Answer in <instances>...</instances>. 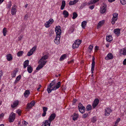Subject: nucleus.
Returning a JSON list of instances; mask_svg holds the SVG:
<instances>
[{
	"label": "nucleus",
	"mask_w": 126,
	"mask_h": 126,
	"mask_svg": "<svg viewBox=\"0 0 126 126\" xmlns=\"http://www.w3.org/2000/svg\"><path fill=\"white\" fill-rule=\"evenodd\" d=\"M61 27L59 26L56 27L55 28V32L56 34V36H61L60 35L61 34Z\"/></svg>",
	"instance_id": "1"
},
{
	"label": "nucleus",
	"mask_w": 126,
	"mask_h": 126,
	"mask_svg": "<svg viewBox=\"0 0 126 126\" xmlns=\"http://www.w3.org/2000/svg\"><path fill=\"white\" fill-rule=\"evenodd\" d=\"M39 62L40 64L36 68V70H39L42 68L46 63V62L45 61H40V60Z\"/></svg>",
	"instance_id": "2"
},
{
	"label": "nucleus",
	"mask_w": 126,
	"mask_h": 126,
	"mask_svg": "<svg viewBox=\"0 0 126 126\" xmlns=\"http://www.w3.org/2000/svg\"><path fill=\"white\" fill-rule=\"evenodd\" d=\"M15 114L12 112L9 115V121L10 122H13L15 119Z\"/></svg>",
	"instance_id": "3"
},
{
	"label": "nucleus",
	"mask_w": 126,
	"mask_h": 126,
	"mask_svg": "<svg viewBox=\"0 0 126 126\" xmlns=\"http://www.w3.org/2000/svg\"><path fill=\"white\" fill-rule=\"evenodd\" d=\"M107 5L106 3H103L102 7L101 8L100 10V12L101 13H104L106 10Z\"/></svg>",
	"instance_id": "4"
},
{
	"label": "nucleus",
	"mask_w": 126,
	"mask_h": 126,
	"mask_svg": "<svg viewBox=\"0 0 126 126\" xmlns=\"http://www.w3.org/2000/svg\"><path fill=\"white\" fill-rule=\"evenodd\" d=\"M52 85H50V84H49V85L48 86L47 90L48 93H50L52 90H56L55 86H54V87L53 88L52 87Z\"/></svg>",
	"instance_id": "5"
},
{
	"label": "nucleus",
	"mask_w": 126,
	"mask_h": 126,
	"mask_svg": "<svg viewBox=\"0 0 126 126\" xmlns=\"http://www.w3.org/2000/svg\"><path fill=\"white\" fill-rule=\"evenodd\" d=\"M36 48V46H34L31 49L30 51H29L27 54V55L29 56L32 55L33 52L34 51Z\"/></svg>",
	"instance_id": "6"
},
{
	"label": "nucleus",
	"mask_w": 126,
	"mask_h": 126,
	"mask_svg": "<svg viewBox=\"0 0 126 126\" xmlns=\"http://www.w3.org/2000/svg\"><path fill=\"white\" fill-rule=\"evenodd\" d=\"M95 58L94 56L93 57L92 59V67L91 68V71L92 73H93V71L94 70V68L95 66V62L94 61Z\"/></svg>",
	"instance_id": "7"
},
{
	"label": "nucleus",
	"mask_w": 126,
	"mask_h": 126,
	"mask_svg": "<svg viewBox=\"0 0 126 126\" xmlns=\"http://www.w3.org/2000/svg\"><path fill=\"white\" fill-rule=\"evenodd\" d=\"M111 109L108 108H106L105 109V116H108L111 112Z\"/></svg>",
	"instance_id": "8"
},
{
	"label": "nucleus",
	"mask_w": 126,
	"mask_h": 126,
	"mask_svg": "<svg viewBox=\"0 0 126 126\" xmlns=\"http://www.w3.org/2000/svg\"><path fill=\"white\" fill-rule=\"evenodd\" d=\"M99 102V100L97 98L95 99L94 100L92 106L94 108L98 104Z\"/></svg>",
	"instance_id": "9"
},
{
	"label": "nucleus",
	"mask_w": 126,
	"mask_h": 126,
	"mask_svg": "<svg viewBox=\"0 0 126 126\" xmlns=\"http://www.w3.org/2000/svg\"><path fill=\"white\" fill-rule=\"evenodd\" d=\"M113 57L112 54L111 53H109L105 58V59L106 60H108L109 59H113Z\"/></svg>",
	"instance_id": "10"
},
{
	"label": "nucleus",
	"mask_w": 126,
	"mask_h": 126,
	"mask_svg": "<svg viewBox=\"0 0 126 126\" xmlns=\"http://www.w3.org/2000/svg\"><path fill=\"white\" fill-rule=\"evenodd\" d=\"M51 122L49 120H47L44 121L42 125H45L46 126H50Z\"/></svg>",
	"instance_id": "11"
},
{
	"label": "nucleus",
	"mask_w": 126,
	"mask_h": 126,
	"mask_svg": "<svg viewBox=\"0 0 126 126\" xmlns=\"http://www.w3.org/2000/svg\"><path fill=\"white\" fill-rule=\"evenodd\" d=\"M56 116V115L54 113L51 114L49 117L48 120L50 121L51 122L54 119Z\"/></svg>",
	"instance_id": "12"
},
{
	"label": "nucleus",
	"mask_w": 126,
	"mask_h": 126,
	"mask_svg": "<svg viewBox=\"0 0 126 126\" xmlns=\"http://www.w3.org/2000/svg\"><path fill=\"white\" fill-rule=\"evenodd\" d=\"M19 103L18 101L16 100L15 101L13 104H11V107L12 108H14L16 107L18 105Z\"/></svg>",
	"instance_id": "13"
},
{
	"label": "nucleus",
	"mask_w": 126,
	"mask_h": 126,
	"mask_svg": "<svg viewBox=\"0 0 126 126\" xmlns=\"http://www.w3.org/2000/svg\"><path fill=\"white\" fill-rule=\"evenodd\" d=\"M120 52L121 54H123L124 55H126V48H124L121 49Z\"/></svg>",
	"instance_id": "14"
},
{
	"label": "nucleus",
	"mask_w": 126,
	"mask_h": 126,
	"mask_svg": "<svg viewBox=\"0 0 126 126\" xmlns=\"http://www.w3.org/2000/svg\"><path fill=\"white\" fill-rule=\"evenodd\" d=\"M61 36H56L54 41L55 43L57 44H58L60 43V40Z\"/></svg>",
	"instance_id": "15"
},
{
	"label": "nucleus",
	"mask_w": 126,
	"mask_h": 126,
	"mask_svg": "<svg viewBox=\"0 0 126 126\" xmlns=\"http://www.w3.org/2000/svg\"><path fill=\"white\" fill-rule=\"evenodd\" d=\"M120 30L119 29H114V32L117 35V36H118L120 34Z\"/></svg>",
	"instance_id": "16"
},
{
	"label": "nucleus",
	"mask_w": 126,
	"mask_h": 126,
	"mask_svg": "<svg viewBox=\"0 0 126 126\" xmlns=\"http://www.w3.org/2000/svg\"><path fill=\"white\" fill-rule=\"evenodd\" d=\"M14 7L12 8L11 9V13L12 15H14L16 14V10L15 7V5H14Z\"/></svg>",
	"instance_id": "17"
},
{
	"label": "nucleus",
	"mask_w": 126,
	"mask_h": 126,
	"mask_svg": "<svg viewBox=\"0 0 126 126\" xmlns=\"http://www.w3.org/2000/svg\"><path fill=\"white\" fill-rule=\"evenodd\" d=\"M13 59L12 55L10 54H8L7 55V59L9 61Z\"/></svg>",
	"instance_id": "18"
},
{
	"label": "nucleus",
	"mask_w": 126,
	"mask_h": 126,
	"mask_svg": "<svg viewBox=\"0 0 126 126\" xmlns=\"http://www.w3.org/2000/svg\"><path fill=\"white\" fill-rule=\"evenodd\" d=\"M30 92L29 90H26L24 93L25 96L27 97L30 94Z\"/></svg>",
	"instance_id": "19"
},
{
	"label": "nucleus",
	"mask_w": 126,
	"mask_h": 126,
	"mask_svg": "<svg viewBox=\"0 0 126 126\" xmlns=\"http://www.w3.org/2000/svg\"><path fill=\"white\" fill-rule=\"evenodd\" d=\"M29 63V61L28 60H26L23 63L24 67V68H25L28 65Z\"/></svg>",
	"instance_id": "20"
},
{
	"label": "nucleus",
	"mask_w": 126,
	"mask_h": 126,
	"mask_svg": "<svg viewBox=\"0 0 126 126\" xmlns=\"http://www.w3.org/2000/svg\"><path fill=\"white\" fill-rule=\"evenodd\" d=\"M112 40L111 35H109L106 36V40L110 42Z\"/></svg>",
	"instance_id": "21"
},
{
	"label": "nucleus",
	"mask_w": 126,
	"mask_h": 126,
	"mask_svg": "<svg viewBox=\"0 0 126 126\" xmlns=\"http://www.w3.org/2000/svg\"><path fill=\"white\" fill-rule=\"evenodd\" d=\"M63 14L64 15V17L65 18L69 16V13L66 10H65L63 11Z\"/></svg>",
	"instance_id": "22"
},
{
	"label": "nucleus",
	"mask_w": 126,
	"mask_h": 126,
	"mask_svg": "<svg viewBox=\"0 0 126 126\" xmlns=\"http://www.w3.org/2000/svg\"><path fill=\"white\" fill-rule=\"evenodd\" d=\"M99 0H91L88 3L89 5L93 4L98 1Z\"/></svg>",
	"instance_id": "23"
},
{
	"label": "nucleus",
	"mask_w": 126,
	"mask_h": 126,
	"mask_svg": "<svg viewBox=\"0 0 126 126\" xmlns=\"http://www.w3.org/2000/svg\"><path fill=\"white\" fill-rule=\"evenodd\" d=\"M79 109L80 112L82 113H83L85 112V109L84 106Z\"/></svg>",
	"instance_id": "24"
},
{
	"label": "nucleus",
	"mask_w": 126,
	"mask_h": 126,
	"mask_svg": "<svg viewBox=\"0 0 126 126\" xmlns=\"http://www.w3.org/2000/svg\"><path fill=\"white\" fill-rule=\"evenodd\" d=\"M104 23V21L103 20L99 22L98 23V25H97L98 28H100L101 26Z\"/></svg>",
	"instance_id": "25"
},
{
	"label": "nucleus",
	"mask_w": 126,
	"mask_h": 126,
	"mask_svg": "<svg viewBox=\"0 0 126 126\" xmlns=\"http://www.w3.org/2000/svg\"><path fill=\"white\" fill-rule=\"evenodd\" d=\"M21 75H19L18 76L16 79V80L15 81L14 83L16 84L20 79H21Z\"/></svg>",
	"instance_id": "26"
},
{
	"label": "nucleus",
	"mask_w": 126,
	"mask_h": 126,
	"mask_svg": "<svg viewBox=\"0 0 126 126\" xmlns=\"http://www.w3.org/2000/svg\"><path fill=\"white\" fill-rule=\"evenodd\" d=\"M32 67L30 66V65L28 66L27 67V70L29 73H31L32 71Z\"/></svg>",
	"instance_id": "27"
},
{
	"label": "nucleus",
	"mask_w": 126,
	"mask_h": 126,
	"mask_svg": "<svg viewBox=\"0 0 126 126\" xmlns=\"http://www.w3.org/2000/svg\"><path fill=\"white\" fill-rule=\"evenodd\" d=\"M86 24L87 22L85 21H84L82 22L81 26L83 28H85V27L86 25Z\"/></svg>",
	"instance_id": "28"
},
{
	"label": "nucleus",
	"mask_w": 126,
	"mask_h": 126,
	"mask_svg": "<svg viewBox=\"0 0 126 126\" xmlns=\"http://www.w3.org/2000/svg\"><path fill=\"white\" fill-rule=\"evenodd\" d=\"M48 56L47 55H45L42 57L41 59H40V61H45L44 60H45L47 59L48 58Z\"/></svg>",
	"instance_id": "29"
},
{
	"label": "nucleus",
	"mask_w": 126,
	"mask_h": 126,
	"mask_svg": "<svg viewBox=\"0 0 126 126\" xmlns=\"http://www.w3.org/2000/svg\"><path fill=\"white\" fill-rule=\"evenodd\" d=\"M18 70H16L14 71L12 74V77L13 78L15 77L16 75V74L18 72Z\"/></svg>",
	"instance_id": "30"
},
{
	"label": "nucleus",
	"mask_w": 126,
	"mask_h": 126,
	"mask_svg": "<svg viewBox=\"0 0 126 126\" xmlns=\"http://www.w3.org/2000/svg\"><path fill=\"white\" fill-rule=\"evenodd\" d=\"M66 54H64L61 57L60 59V61H63L64 59H65L66 57Z\"/></svg>",
	"instance_id": "31"
},
{
	"label": "nucleus",
	"mask_w": 126,
	"mask_h": 126,
	"mask_svg": "<svg viewBox=\"0 0 126 126\" xmlns=\"http://www.w3.org/2000/svg\"><path fill=\"white\" fill-rule=\"evenodd\" d=\"M73 17H72V19H75L78 16V14L76 12H74L73 13Z\"/></svg>",
	"instance_id": "32"
},
{
	"label": "nucleus",
	"mask_w": 126,
	"mask_h": 126,
	"mask_svg": "<svg viewBox=\"0 0 126 126\" xmlns=\"http://www.w3.org/2000/svg\"><path fill=\"white\" fill-rule=\"evenodd\" d=\"M76 44H77L79 46L81 44V40H80L79 39L76 40L74 42Z\"/></svg>",
	"instance_id": "33"
},
{
	"label": "nucleus",
	"mask_w": 126,
	"mask_h": 126,
	"mask_svg": "<svg viewBox=\"0 0 126 126\" xmlns=\"http://www.w3.org/2000/svg\"><path fill=\"white\" fill-rule=\"evenodd\" d=\"M51 24L48 21L45 23V25L46 27L48 28L50 26Z\"/></svg>",
	"instance_id": "34"
},
{
	"label": "nucleus",
	"mask_w": 126,
	"mask_h": 126,
	"mask_svg": "<svg viewBox=\"0 0 126 126\" xmlns=\"http://www.w3.org/2000/svg\"><path fill=\"white\" fill-rule=\"evenodd\" d=\"M61 83L60 82H59L57 83L56 86H55L56 90L59 88L61 85Z\"/></svg>",
	"instance_id": "35"
},
{
	"label": "nucleus",
	"mask_w": 126,
	"mask_h": 126,
	"mask_svg": "<svg viewBox=\"0 0 126 126\" xmlns=\"http://www.w3.org/2000/svg\"><path fill=\"white\" fill-rule=\"evenodd\" d=\"M23 53V52L22 51H20L18 52L17 53V56L18 57H20L22 56Z\"/></svg>",
	"instance_id": "36"
},
{
	"label": "nucleus",
	"mask_w": 126,
	"mask_h": 126,
	"mask_svg": "<svg viewBox=\"0 0 126 126\" xmlns=\"http://www.w3.org/2000/svg\"><path fill=\"white\" fill-rule=\"evenodd\" d=\"M86 110L87 111H89L91 110L92 109L91 106V105H88L86 107Z\"/></svg>",
	"instance_id": "37"
},
{
	"label": "nucleus",
	"mask_w": 126,
	"mask_h": 126,
	"mask_svg": "<svg viewBox=\"0 0 126 126\" xmlns=\"http://www.w3.org/2000/svg\"><path fill=\"white\" fill-rule=\"evenodd\" d=\"M79 46L77 45V44L74 43L72 47L73 49L75 48H78Z\"/></svg>",
	"instance_id": "38"
},
{
	"label": "nucleus",
	"mask_w": 126,
	"mask_h": 126,
	"mask_svg": "<svg viewBox=\"0 0 126 126\" xmlns=\"http://www.w3.org/2000/svg\"><path fill=\"white\" fill-rule=\"evenodd\" d=\"M7 32V31L6 30V28H4L3 29V35L4 36H6Z\"/></svg>",
	"instance_id": "39"
},
{
	"label": "nucleus",
	"mask_w": 126,
	"mask_h": 126,
	"mask_svg": "<svg viewBox=\"0 0 126 126\" xmlns=\"http://www.w3.org/2000/svg\"><path fill=\"white\" fill-rule=\"evenodd\" d=\"M121 3L123 5L126 4V0H120Z\"/></svg>",
	"instance_id": "40"
},
{
	"label": "nucleus",
	"mask_w": 126,
	"mask_h": 126,
	"mask_svg": "<svg viewBox=\"0 0 126 126\" xmlns=\"http://www.w3.org/2000/svg\"><path fill=\"white\" fill-rule=\"evenodd\" d=\"M118 14L116 13H114L113 14V17L115 18H118Z\"/></svg>",
	"instance_id": "41"
},
{
	"label": "nucleus",
	"mask_w": 126,
	"mask_h": 126,
	"mask_svg": "<svg viewBox=\"0 0 126 126\" xmlns=\"http://www.w3.org/2000/svg\"><path fill=\"white\" fill-rule=\"evenodd\" d=\"M93 46L91 45H90L89 47V52H91L92 49L93 48Z\"/></svg>",
	"instance_id": "42"
},
{
	"label": "nucleus",
	"mask_w": 126,
	"mask_h": 126,
	"mask_svg": "<svg viewBox=\"0 0 126 126\" xmlns=\"http://www.w3.org/2000/svg\"><path fill=\"white\" fill-rule=\"evenodd\" d=\"M96 120V117H93L92 118L91 121L93 123H94Z\"/></svg>",
	"instance_id": "43"
},
{
	"label": "nucleus",
	"mask_w": 126,
	"mask_h": 126,
	"mask_svg": "<svg viewBox=\"0 0 126 126\" xmlns=\"http://www.w3.org/2000/svg\"><path fill=\"white\" fill-rule=\"evenodd\" d=\"M83 107L84 106H83V105L81 103H79L78 106L79 109L81 107Z\"/></svg>",
	"instance_id": "44"
},
{
	"label": "nucleus",
	"mask_w": 126,
	"mask_h": 126,
	"mask_svg": "<svg viewBox=\"0 0 126 126\" xmlns=\"http://www.w3.org/2000/svg\"><path fill=\"white\" fill-rule=\"evenodd\" d=\"M27 106L28 108L30 109L33 106L29 103H28Z\"/></svg>",
	"instance_id": "45"
},
{
	"label": "nucleus",
	"mask_w": 126,
	"mask_h": 126,
	"mask_svg": "<svg viewBox=\"0 0 126 126\" xmlns=\"http://www.w3.org/2000/svg\"><path fill=\"white\" fill-rule=\"evenodd\" d=\"M43 112H46L47 110V108L45 107H43Z\"/></svg>",
	"instance_id": "46"
},
{
	"label": "nucleus",
	"mask_w": 126,
	"mask_h": 126,
	"mask_svg": "<svg viewBox=\"0 0 126 126\" xmlns=\"http://www.w3.org/2000/svg\"><path fill=\"white\" fill-rule=\"evenodd\" d=\"M55 79L54 80L52 81V82L50 84V85L53 86V85H54L56 83V82H55Z\"/></svg>",
	"instance_id": "47"
},
{
	"label": "nucleus",
	"mask_w": 126,
	"mask_h": 126,
	"mask_svg": "<svg viewBox=\"0 0 126 126\" xmlns=\"http://www.w3.org/2000/svg\"><path fill=\"white\" fill-rule=\"evenodd\" d=\"M28 123L25 121H23L22 122V125L26 126L27 124Z\"/></svg>",
	"instance_id": "48"
},
{
	"label": "nucleus",
	"mask_w": 126,
	"mask_h": 126,
	"mask_svg": "<svg viewBox=\"0 0 126 126\" xmlns=\"http://www.w3.org/2000/svg\"><path fill=\"white\" fill-rule=\"evenodd\" d=\"M16 112L19 115H21L20 113H21V111L20 110L18 109V110H17L16 111Z\"/></svg>",
	"instance_id": "49"
},
{
	"label": "nucleus",
	"mask_w": 126,
	"mask_h": 126,
	"mask_svg": "<svg viewBox=\"0 0 126 126\" xmlns=\"http://www.w3.org/2000/svg\"><path fill=\"white\" fill-rule=\"evenodd\" d=\"M35 102L34 101L32 100L30 103V104L31 105H32V106H33L35 104Z\"/></svg>",
	"instance_id": "50"
},
{
	"label": "nucleus",
	"mask_w": 126,
	"mask_h": 126,
	"mask_svg": "<svg viewBox=\"0 0 126 126\" xmlns=\"http://www.w3.org/2000/svg\"><path fill=\"white\" fill-rule=\"evenodd\" d=\"M11 6V4L10 2H8V4L7 5V7L8 8H10Z\"/></svg>",
	"instance_id": "51"
},
{
	"label": "nucleus",
	"mask_w": 126,
	"mask_h": 126,
	"mask_svg": "<svg viewBox=\"0 0 126 126\" xmlns=\"http://www.w3.org/2000/svg\"><path fill=\"white\" fill-rule=\"evenodd\" d=\"M75 4V3L73 1H70L69 3V4L70 5H72Z\"/></svg>",
	"instance_id": "52"
},
{
	"label": "nucleus",
	"mask_w": 126,
	"mask_h": 126,
	"mask_svg": "<svg viewBox=\"0 0 126 126\" xmlns=\"http://www.w3.org/2000/svg\"><path fill=\"white\" fill-rule=\"evenodd\" d=\"M74 29H71L69 31V32L70 33H72L74 31Z\"/></svg>",
	"instance_id": "53"
},
{
	"label": "nucleus",
	"mask_w": 126,
	"mask_h": 126,
	"mask_svg": "<svg viewBox=\"0 0 126 126\" xmlns=\"http://www.w3.org/2000/svg\"><path fill=\"white\" fill-rule=\"evenodd\" d=\"M88 114L87 113H86L84 114L82 116V117L83 118H86Z\"/></svg>",
	"instance_id": "54"
},
{
	"label": "nucleus",
	"mask_w": 126,
	"mask_h": 126,
	"mask_svg": "<svg viewBox=\"0 0 126 126\" xmlns=\"http://www.w3.org/2000/svg\"><path fill=\"white\" fill-rule=\"evenodd\" d=\"M78 114L74 113V116H75L76 117V118L77 119L78 117Z\"/></svg>",
	"instance_id": "55"
},
{
	"label": "nucleus",
	"mask_w": 126,
	"mask_h": 126,
	"mask_svg": "<svg viewBox=\"0 0 126 126\" xmlns=\"http://www.w3.org/2000/svg\"><path fill=\"white\" fill-rule=\"evenodd\" d=\"M49 22L51 24H52L53 22V20L52 18H50L49 20Z\"/></svg>",
	"instance_id": "56"
},
{
	"label": "nucleus",
	"mask_w": 126,
	"mask_h": 126,
	"mask_svg": "<svg viewBox=\"0 0 126 126\" xmlns=\"http://www.w3.org/2000/svg\"><path fill=\"white\" fill-rule=\"evenodd\" d=\"M94 5H93L90 7H89V8L91 10H92L94 8Z\"/></svg>",
	"instance_id": "57"
},
{
	"label": "nucleus",
	"mask_w": 126,
	"mask_h": 126,
	"mask_svg": "<svg viewBox=\"0 0 126 126\" xmlns=\"http://www.w3.org/2000/svg\"><path fill=\"white\" fill-rule=\"evenodd\" d=\"M120 118H119L117 119L116 121V122L115 123V125H116V124L117 123H118L120 121Z\"/></svg>",
	"instance_id": "58"
},
{
	"label": "nucleus",
	"mask_w": 126,
	"mask_h": 126,
	"mask_svg": "<svg viewBox=\"0 0 126 126\" xmlns=\"http://www.w3.org/2000/svg\"><path fill=\"white\" fill-rule=\"evenodd\" d=\"M65 1L63 0L62 2V5L63 6H65Z\"/></svg>",
	"instance_id": "59"
},
{
	"label": "nucleus",
	"mask_w": 126,
	"mask_h": 126,
	"mask_svg": "<svg viewBox=\"0 0 126 126\" xmlns=\"http://www.w3.org/2000/svg\"><path fill=\"white\" fill-rule=\"evenodd\" d=\"M118 18H114L113 17L112 18V20L114 21H116L117 19Z\"/></svg>",
	"instance_id": "60"
},
{
	"label": "nucleus",
	"mask_w": 126,
	"mask_h": 126,
	"mask_svg": "<svg viewBox=\"0 0 126 126\" xmlns=\"http://www.w3.org/2000/svg\"><path fill=\"white\" fill-rule=\"evenodd\" d=\"M77 101V100L76 99L74 100L73 101V104L75 105V104L76 102Z\"/></svg>",
	"instance_id": "61"
},
{
	"label": "nucleus",
	"mask_w": 126,
	"mask_h": 126,
	"mask_svg": "<svg viewBox=\"0 0 126 126\" xmlns=\"http://www.w3.org/2000/svg\"><path fill=\"white\" fill-rule=\"evenodd\" d=\"M123 63L124 65H126V58L124 61Z\"/></svg>",
	"instance_id": "62"
},
{
	"label": "nucleus",
	"mask_w": 126,
	"mask_h": 126,
	"mask_svg": "<svg viewBox=\"0 0 126 126\" xmlns=\"http://www.w3.org/2000/svg\"><path fill=\"white\" fill-rule=\"evenodd\" d=\"M28 17V15L27 14L25 15L24 16V19H27Z\"/></svg>",
	"instance_id": "63"
},
{
	"label": "nucleus",
	"mask_w": 126,
	"mask_h": 126,
	"mask_svg": "<svg viewBox=\"0 0 126 126\" xmlns=\"http://www.w3.org/2000/svg\"><path fill=\"white\" fill-rule=\"evenodd\" d=\"M46 114V112H43V113H42V116L43 117H44L45 116Z\"/></svg>",
	"instance_id": "64"
}]
</instances>
